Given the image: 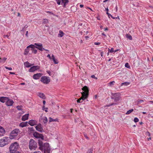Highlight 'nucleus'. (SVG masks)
Returning <instances> with one entry per match:
<instances>
[{
    "label": "nucleus",
    "mask_w": 153,
    "mask_h": 153,
    "mask_svg": "<svg viewBox=\"0 0 153 153\" xmlns=\"http://www.w3.org/2000/svg\"><path fill=\"white\" fill-rule=\"evenodd\" d=\"M40 134L38 133L36 131L35 132H34L33 134V135L35 137H36V138H39V136H40Z\"/></svg>",
    "instance_id": "nucleus-23"
},
{
    "label": "nucleus",
    "mask_w": 153,
    "mask_h": 153,
    "mask_svg": "<svg viewBox=\"0 0 153 153\" xmlns=\"http://www.w3.org/2000/svg\"><path fill=\"white\" fill-rule=\"evenodd\" d=\"M30 48L32 49H34L35 48H36V46H35L34 45L31 44L27 47V48Z\"/></svg>",
    "instance_id": "nucleus-29"
},
{
    "label": "nucleus",
    "mask_w": 153,
    "mask_h": 153,
    "mask_svg": "<svg viewBox=\"0 0 153 153\" xmlns=\"http://www.w3.org/2000/svg\"><path fill=\"white\" fill-rule=\"evenodd\" d=\"M111 95V99L114 100L115 102H117L119 100L120 98V94L118 93H112Z\"/></svg>",
    "instance_id": "nucleus-6"
},
{
    "label": "nucleus",
    "mask_w": 153,
    "mask_h": 153,
    "mask_svg": "<svg viewBox=\"0 0 153 153\" xmlns=\"http://www.w3.org/2000/svg\"><path fill=\"white\" fill-rule=\"evenodd\" d=\"M126 37L130 40L132 39V37L130 34H127L126 35Z\"/></svg>",
    "instance_id": "nucleus-32"
},
{
    "label": "nucleus",
    "mask_w": 153,
    "mask_h": 153,
    "mask_svg": "<svg viewBox=\"0 0 153 153\" xmlns=\"http://www.w3.org/2000/svg\"><path fill=\"white\" fill-rule=\"evenodd\" d=\"M28 123L31 126H33L36 124L37 121L35 120H31L29 121Z\"/></svg>",
    "instance_id": "nucleus-16"
},
{
    "label": "nucleus",
    "mask_w": 153,
    "mask_h": 153,
    "mask_svg": "<svg viewBox=\"0 0 153 153\" xmlns=\"http://www.w3.org/2000/svg\"><path fill=\"white\" fill-rule=\"evenodd\" d=\"M114 82H115L114 81H112V82H110L109 84L110 85H114Z\"/></svg>",
    "instance_id": "nucleus-46"
},
{
    "label": "nucleus",
    "mask_w": 153,
    "mask_h": 153,
    "mask_svg": "<svg viewBox=\"0 0 153 153\" xmlns=\"http://www.w3.org/2000/svg\"><path fill=\"white\" fill-rule=\"evenodd\" d=\"M34 45L36 46V48H37L41 51H43V50L48 51V50L45 49L43 48L42 45V44H39L37 43H36L34 44Z\"/></svg>",
    "instance_id": "nucleus-8"
},
{
    "label": "nucleus",
    "mask_w": 153,
    "mask_h": 153,
    "mask_svg": "<svg viewBox=\"0 0 153 153\" xmlns=\"http://www.w3.org/2000/svg\"><path fill=\"white\" fill-rule=\"evenodd\" d=\"M28 27V26L27 25H25V26L24 28H27Z\"/></svg>",
    "instance_id": "nucleus-64"
},
{
    "label": "nucleus",
    "mask_w": 153,
    "mask_h": 153,
    "mask_svg": "<svg viewBox=\"0 0 153 153\" xmlns=\"http://www.w3.org/2000/svg\"><path fill=\"white\" fill-rule=\"evenodd\" d=\"M48 22V20L47 19H44L43 20V23H44L45 24H47Z\"/></svg>",
    "instance_id": "nucleus-37"
},
{
    "label": "nucleus",
    "mask_w": 153,
    "mask_h": 153,
    "mask_svg": "<svg viewBox=\"0 0 153 153\" xmlns=\"http://www.w3.org/2000/svg\"><path fill=\"white\" fill-rule=\"evenodd\" d=\"M16 108H17V109L18 110H21L22 109L21 106H17L16 107Z\"/></svg>",
    "instance_id": "nucleus-45"
},
{
    "label": "nucleus",
    "mask_w": 153,
    "mask_h": 153,
    "mask_svg": "<svg viewBox=\"0 0 153 153\" xmlns=\"http://www.w3.org/2000/svg\"><path fill=\"white\" fill-rule=\"evenodd\" d=\"M62 1V3H64V6L65 7V5L66 4H67L68 2V0H61Z\"/></svg>",
    "instance_id": "nucleus-25"
},
{
    "label": "nucleus",
    "mask_w": 153,
    "mask_h": 153,
    "mask_svg": "<svg viewBox=\"0 0 153 153\" xmlns=\"http://www.w3.org/2000/svg\"><path fill=\"white\" fill-rule=\"evenodd\" d=\"M49 122H55L57 121L56 119H53V118H51V117H50L49 118Z\"/></svg>",
    "instance_id": "nucleus-26"
},
{
    "label": "nucleus",
    "mask_w": 153,
    "mask_h": 153,
    "mask_svg": "<svg viewBox=\"0 0 153 153\" xmlns=\"http://www.w3.org/2000/svg\"><path fill=\"white\" fill-rule=\"evenodd\" d=\"M38 144L39 147V149L41 151H43V145L44 144L42 140H38Z\"/></svg>",
    "instance_id": "nucleus-13"
},
{
    "label": "nucleus",
    "mask_w": 153,
    "mask_h": 153,
    "mask_svg": "<svg viewBox=\"0 0 153 153\" xmlns=\"http://www.w3.org/2000/svg\"><path fill=\"white\" fill-rule=\"evenodd\" d=\"M42 74L41 73H37L34 74L33 76V78L35 79H37L40 77Z\"/></svg>",
    "instance_id": "nucleus-12"
},
{
    "label": "nucleus",
    "mask_w": 153,
    "mask_h": 153,
    "mask_svg": "<svg viewBox=\"0 0 153 153\" xmlns=\"http://www.w3.org/2000/svg\"><path fill=\"white\" fill-rule=\"evenodd\" d=\"M130 84V83L128 82H123L121 84V85H125L126 86H127L128 85Z\"/></svg>",
    "instance_id": "nucleus-30"
},
{
    "label": "nucleus",
    "mask_w": 153,
    "mask_h": 153,
    "mask_svg": "<svg viewBox=\"0 0 153 153\" xmlns=\"http://www.w3.org/2000/svg\"><path fill=\"white\" fill-rule=\"evenodd\" d=\"M10 74H15V73L14 72H10Z\"/></svg>",
    "instance_id": "nucleus-58"
},
{
    "label": "nucleus",
    "mask_w": 153,
    "mask_h": 153,
    "mask_svg": "<svg viewBox=\"0 0 153 153\" xmlns=\"http://www.w3.org/2000/svg\"><path fill=\"white\" fill-rule=\"evenodd\" d=\"M47 57H48L49 58V59H52V58L51 57V56L50 55V54H48L47 56Z\"/></svg>",
    "instance_id": "nucleus-54"
},
{
    "label": "nucleus",
    "mask_w": 153,
    "mask_h": 153,
    "mask_svg": "<svg viewBox=\"0 0 153 153\" xmlns=\"http://www.w3.org/2000/svg\"><path fill=\"white\" fill-rule=\"evenodd\" d=\"M84 6V5L82 4H80V7L81 8L83 7Z\"/></svg>",
    "instance_id": "nucleus-63"
},
{
    "label": "nucleus",
    "mask_w": 153,
    "mask_h": 153,
    "mask_svg": "<svg viewBox=\"0 0 153 153\" xmlns=\"http://www.w3.org/2000/svg\"><path fill=\"white\" fill-rule=\"evenodd\" d=\"M87 153H92V150L91 149H90L88 150Z\"/></svg>",
    "instance_id": "nucleus-49"
},
{
    "label": "nucleus",
    "mask_w": 153,
    "mask_h": 153,
    "mask_svg": "<svg viewBox=\"0 0 153 153\" xmlns=\"http://www.w3.org/2000/svg\"><path fill=\"white\" fill-rule=\"evenodd\" d=\"M125 66L127 68H130V66L129 65L128 63H126L125 64Z\"/></svg>",
    "instance_id": "nucleus-40"
},
{
    "label": "nucleus",
    "mask_w": 153,
    "mask_h": 153,
    "mask_svg": "<svg viewBox=\"0 0 153 153\" xmlns=\"http://www.w3.org/2000/svg\"><path fill=\"white\" fill-rule=\"evenodd\" d=\"M39 137V138H41L42 140L44 139V136L42 134H40Z\"/></svg>",
    "instance_id": "nucleus-44"
},
{
    "label": "nucleus",
    "mask_w": 153,
    "mask_h": 153,
    "mask_svg": "<svg viewBox=\"0 0 153 153\" xmlns=\"http://www.w3.org/2000/svg\"><path fill=\"white\" fill-rule=\"evenodd\" d=\"M52 59L53 61V62L54 64H57L58 63V61L57 59H55L54 55L52 54Z\"/></svg>",
    "instance_id": "nucleus-22"
},
{
    "label": "nucleus",
    "mask_w": 153,
    "mask_h": 153,
    "mask_svg": "<svg viewBox=\"0 0 153 153\" xmlns=\"http://www.w3.org/2000/svg\"><path fill=\"white\" fill-rule=\"evenodd\" d=\"M133 110H134L133 109H132L129 110L127 112L126 114H129L131 113L133 111Z\"/></svg>",
    "instance_id": "nucleus-34"
},
{
    "label": "nucleus",
    "mask_w": 153,
    "mask_h": 153,
    "mask_svg": "<svg viewBox=\"0 0 153 153\" xmlns=\"http://www.w3.org/2000/svg\"><path fill=\"white\" fill-rule=\"evenodd\" d=\"M103 53L102 52H101V56L102 57V56H103Z\"/></svg>",
    "instance_id": "nucleus-61"
},
{
    "label": "nucleus",
    "mask_w": 153,
    "mask_h": 153,
    "mask_svg": "<svg viewBox=\"0 0 153 153\" xmlns=\"http://www.w3.org/2000/svg\"><path fill=\"white\" fill-rule=\"evenodd\" d=\"M106 13L108 15V16L109 18H110V17L111 16L112 19H115L114 17H113L111 14H109L108 12H107Z\"/></svg>",
    "instance_id": "nucleus-36"
},
{
    "label": "nucleus",
    "mask_w": 153,
    "mask_h": 153,
    "mask_svg": "<svg viewBox=\"0 0 153 153\" xmlns=\"http://www.w3.org/2000/svg\"><path fill=\"white\" fill-rule=\"evenodd\" d=\"M43 105H45V104L46 102L45 100H43Z\"/></svg>",
    "instance_id": "nucleus-60"
},
{
    "label": "nucleus",
    "mask_w": 153,
    "mask_h": 153,
    "mask_svg": "<svg viewBox=\"0 0 153 153\" xmlns=\"http://www.w3.org/2000/svg\"><path fill=\"white\" fill-rule=\"evenodd\" d=\"M5 133L4 129L2 127H0V135L3 136Z\"/></svg>",
    "instance_id": "nucleus-18"
},
{
    "label": "nucleus",
    "mask_w": 153,
    "mask_h": 153,
    "mask_svg": "<svg viewBox=\"0 0 153 153\" xmlns=\"http://www.w3.org/2000/svg\"><path fill=\"white\" fill-rule=\"evenodd\" d=\"M108 51L110 53H112L114 52V48H111V49L109 48H108Z\"/></svg>",
    "instance_id": "nucleus-35"
},
{
    "label": "nucleus",
    "mask_w": 153,
    "mask_h": 153,
    "mask_svg": "<svg viewBox=\"0 0 153 153\" xmlns=\"http://www.w3.org/2000/svg\"><path fill=\"white\" fill-rule=\"evenodd\" d=\"M84 136L85 137V138L87 139H88V137L87 136V135H84Z\"/></svg>",
    "instance_id": "nucleus-59"
},
{
    "label": "nucleus",
    "mask_w": 153,
    "mask_h": 153,
    "mask_svg": "<svg viewBox=\"0 0 153 153\" xmlns=\"http://www.w3.org/2000/svg\"><path fill=\"white\" fill-rule=\"evenodd\" d=\"M30 64V63L28 62H27L24 63V65L27 68H29L32 65Z\"/></svg>",
    "instance_id": "nucleus-24"
},
{
    "label": "nucleus",
    "mask_w": 153,
    "mask_h": 153,
    "mask_svg": "<svg viewBox=\"0 0 153 153\" xmlns=\"http://www.w3.org/2000/svg\"><path fill=\"white\" fill-rule=\"evenodd\" d=\"M39 121H40V122H42V121H41L42 120H43V122L44 124L48 122L47 118L46 117H43V118H42V117H41V118H39Z\"/></svg>",
    "instance_id": "nucleus-15"
},
{
    "label": "nucleus",
    "mask_w": 153,
    "mask_h": 153,
    "mask_svg": "<svg viewBox=\"0 0 153 153\" xmlns=\"http://www.w3.org/2000/svg\"><path fill=\"white\" fill-rule=\"evenodd\" d=\"M14 102L13 100L8 98V100H7L6 103V105L7 106H11L13 105Z\"/></svg>",
    "instance_id": "nucleus-11"
},
{
    "label": "nucleus",
    "mask_w": 153,
    "mask_h": 153,
    "mask_svg": "<svg viewBox=\"0 0 153 153\" xmlns=\"http://www.w3.org/2000/svg\"><path fill=\"white\" fill-rule=\"evenodd\" d=\"M43 150L50 148V146L49 144L48 143H46L44 144L43 145Z\"/></svg>",
    "instance_id": "nucleus-17"
},
{
    "label": "nucleus",
    "mask_w": 153,
    "mask_h": 153,
    "mask_svg": "<svg viewBox=\"0 0 153 153\" xmlns=\"http://www.w3.org/2000/svg\"><path fill=\"white\" fill-rule=\"evenodd\" d=\"M29 114H27L23 116L22 117V119L23 121H25L28 119V118Z\"/></svg>",
    "instance_id": "nucleus-19"
},
{
    "label": "nucleus",
    "mask_w": 153,
    "mask_h": 153,
    "mask_svg": "<svg viewBox=\"0 0 153 153\" xmlns=\"http://www.w3.org/2000/svg\"><path fill=\"white\" fill-rule=\"evenodd\" d=\"M94 44L95 45H99L100 44V42H94Z\"/></svg>",
    "instance_id": "nucleus-53"
},
{
    "label": "nucleus",
    "mask_w": 153,
    "mask_h": 153,
    "mask_svg": "<svg viewBox=\"0 0 153 153\" xmlns=\"http://www.w3.org/2000/svg\"><path fill=\"white\" fill-rule=\"evenodd\" d=\"M28 128V130L29 131H30V133H32L33 131H34V128H33V127H31V128L29 127Z\"/></svg>",
    "instance_id": "nucleus-33"
},
{
    "label": "nucleus",
    "mask_w": 153,
    "mask_h": 153,
    "mask_svg": "<svg viewBox=\"0 0 153 153\" xmlns=\"http://www.w3.org/2000/svg\"><path fill=\"white\" fill-rule=\"evenodd\" d=\"M91 77L94 78H95L96 79H97V77H96L94 75H92L91 76Z\"/></svg>",
    "instance_id": "nucleus-55"
},
{
    "label": "nucleus",
    "mask_w": 153,
    "mask_h": 153,
    "mask_svg": "<svg viewBox=\"0 0 153 153\" xmlns=\"http://www.w3.org/2000/svg\"><path fill=\"white\" fill-rule=\"evenodd\" d=\"M37 147V143L33 139L30 140L29 143V148L30 150H35Z\"/></svg>",
    "instance_id": "nucleus-4"
},
{
    "label": "nucleus",
    "mask_w": 153,
    "mask_h": 153,
    "mask_svg": "<svg viewBox=\"0 0 153 153\" xmlns=\"http://www.w3.org/2000/svg\"><path fill=\"white\" fill-rule=\"evenodd\" d=\"M29 49L28 48H27H27L25 49V52L24 53V54L26 55L29 52Z\"/></svg>",
    "instance_id": "nucleus-31"
},
{
    "label": "nucleus",
    "mask_w": 153,
    "mask_h": 153,
    "mask_svg": "<svg viewBox=\"0 0 153 153\" xmlns=\"http://www.w3.org/2000/svg\"><path fill=\"white\" fill-rule=\"evenodd\" d=\"M36 130L39 132H42L44 131L43 128V126L40 123L38 124V125L35 127Z\"/></svg>",
    "instance_id": "nucleus-9"
},
{
    "label": "nucleus",
    "mask_w": 153,
    "mask_h": 153,
    "mask_svg": "<svg viewBox=\"0 0 153 153\" xmlns=\"http://www.w3.org/2000/svg\"><path fill=\"white\" fill-rule=\"evenodd\" d=\"M102 35L103 36H106V35L103 33H102Z\"/></svg>",
    "instance_id": "nucleus-62"
},
{
    "label": "nucleus",
    "mask_w": 153,
    "mask_h": 153,
    "mask_svg": "<svg viewBox=\"0 0 153 153\" xmlns=\"http://www.w3.org/2000/svg\"><path fill=\"white\" fill-rule=\"evenodd\" d=\"M56 0V1L57 4L58 5L60 4L61 1V0Z\"/></svg>",
    "instance_id": "nucleus-42"
},
{
    "label": "nucleus",
    "mask_w": 153,
    "mask_h": 153,
    "mask_svg": "<svg viewBox=\"0 0 153 153\" xmlns=\"http://www.w3.org/2000/svg\"><path fill=\"white\" fill-rule=\"evenodd\" d=\"M28 31H27L26 32V33L25 34V35L27 37H28Z\"/></svg>",
    "instance_id": "nucleus-56"
},
{
    "label": "nucleus",
    "mask_w": 153,
    "mask_h": 153,
    "mask_svg": "<svg viewBox=\"0 0 153 153\" xmlns=\"http://www.w3.org/2000/svg\"><path fill=\"white\" fill-rule=\"evenodd\" d=\"M6 59H7V58L4 57L3 58V59H2V61H1V62H4Z\"/></svg>",
    "instance_id": "nucleus-48"
},
{
    "label": "nucleus",
    "mask_w": 153,
    "mask_h": 153,
    "mask_svg": "<svg viewBox=\"0 0 153 153\" xmlns=\"http://www.w3.org/2000/svg\"><path fill=\"white\" fill-rule=\"evenodd\" d=\"M146 135H148L149 136H150V134L149 131H147L146 132Z\"/></svg>",
    "instance_id": "nucleus-51"
},
{
    "label": "nucleus",
    "mask_w": 153,
    "mask_h": 153,
    "mask_svg": "<svg viewBox=\"0 0 153 153\" xmlns=\"http://www.w3.org/2000/svg\"><path fill=\"white\" fill-rule=\"evenodd\" d=\"M20 133V131L19 129L16 128L12 131L10 133L9 137L10 139H15L17 137L18 134Z\"/></svg>",
    "instance_id": "nucleus-2"
},
{
    "label": "nucleus",
    "mask_w": 153,
    "mask_h": 153,
    "mask_svg": "<svg viewBox=\"0 0 153 153\" xmlns=\"http://www.w3.org/2000/svg\"><path fill=\"white\" fill-rule=\"evenodd\" d=\"M40 68L39 66H33L31 67L29 70V71L30 72H33L39 69Z\"/></svg>",
    "instance_id": "nucleus-10"
},
{
    "label": "nucleus",
    "mask_w": 153,
    "mask_h": 153,
    "mask_svg": "<svg viewBox=\"0 0 153 153\" xmlns=\"http://www.w3.org/2000/svg\"><path fill=\"white\" fill-rule=\"evenodd\" d=\"M38 95L42 99H45V97L43 93H38Z\"/></svg>",
    "instance_id": "nucleus-20"
},
{
    "label": "nucleus",
    "mask_w": 153,
    "mask_h": 153,
    "mask_svg": "<svg viewBox=\"0 0 153 153\" xmlns=\"http://www.w3.org/2000/svg\"><path fill=\"white\" fill-rule=\"evenodd\" d=\"M47 73H48V74H49V75H50V74L51 73V72L50 71H47Z\"/></svg>",
    "instance_id": "nucleus-57"
},
{
    "label": "nucleus",
    "mask_w": 153,
    "mask_h": 153,
    "mask_svg": "<svg viewBox=\"0 0 153 153\" xmlns=\"http://www.w3.org/2000/svg\"><path fill=\"white\" fill-rule=\"evenodd\" d=\"M5 68L7 69H8L9 70H12V68H11V67H6L5 66Z\"/></svg>",
    "instance_id": "nucleus-47"
},
{
    "label": "nucleus",
    "mask_w": 153,
    "mask_h": 153,
    "mask_svg": "<svg viewBox=\"0 0 153 153\" xmlns=\"http://www.w3.org/2000/svg\"><path fill=\"white\" fill-rule=\"evenodd\" d=\"M27 124V122H22L21 123L19 124V126L22 127H24L26 126Z\"/></svg>",
    "instance_id": "nucleus-21"
},
{
    "label": "nucleus",
    "mask_w": 153,
    "mask_h": 153,
    "mask_svg": "<svg viewBox=\"0 0 153 153\" xmlns=\"http://www.w3.org/2000/svg\"><path fill=\"white\" fill-rule=\"evenodd\" d=\"M82 90L84 91L81 93L82 97L77 100L78 103H80L82 102H80V100H83L87 99L88 96L89 89L86 86H85L82 88Z\"/></svg>",
    "instance_id": "nucleus-1"
},
{
    "label": "nucleus",
    "mask_w": 153,
    "mask_h": 153,
    "mask_svg": "<svg viewBox=\"0 0 153 153\" xmlns=\"http://www.w3.org/2000/svg\"><path fill=\"white\" fill-rule=\"evenodd\" d=\"M18 148V143L16 142H15L11 144L9 147V149L11 153H14Z\"/></svg>",
    "instance_id": "nucleus-3"
},
{
    "label": "nucleus",
    "mask_w": 153,
    "mask_h": 153,
    "mask_svg": "<svg viewBox=\"0 0 153 153\" xmlns=\"http://www.w3.org/2000/svg\"><path fill=\"white\" fill-rule=\"evenodd\" d=\"M117 103L115 102L114 103H112L110 104H109V105H107L106 106H107L108 107H109L110 106H112V105H117Z\"/></svg>",
    "instance_id": "nucleus-39"
},
{
    "label": "nucleus",
    "mask_w": 153,
    "mask_h": 153,
    "mask_svg": "<svg viewBox=\"0 0 153 153\" xmlns=\"http://www.w3.org/2000/svg\"><path fill=\"white\" fill-rule=\"evenodd\" d=\"M37 50L35 49H33V52L34 53V54H36L37 53Z\"/></svg>",
    "instance_id": "nucleus-50"
},
{
    "label": "nucleus",
    "mask_w": 153,
    "mask_h": 153,
    "mask_svg": "<svg viewBox=\"0 0 153 153\" xmlns=\"http://www.w3.org/2000/svg\"><path fill=\"white\" fill-rule=\"evenodd\" d=\"M4 38L7 37L8 39H10L9 37V36L7 35H4Z\"/></svg>",
    "instance_id": "nucleus-52"
},
{
    "label": "nucleus",
    "mask_w": 153,
    "mask_h": 153,
    "mask_svg": "<svg viewBox=\"0 0 153 153\" xmlns=\"http://www.w3.org/2000/svg\"><path fill=\"white\" fill-rule=\"evenodd\" d=\"M9 139L7 137H4L0 140V146L3 147L8 144Z\"/></svg>",
    "instance_id": "nucleus-5"
},
{
    "label": "nucleus",
    "mask_w": 153,
    "mask_h": 153,
    "mask_svg": "<svg viewBox=\"0 0 153 153\" xmlns=\"http://www.w3.org/2000/svg\"><path fill=\"white\" fill-rule=\"evenodd\" d=\"M50 148L48 149H46L44 150V153H50Z\"/></svg>",
    "instance_id": "nucleus-27"
},
{
    "label": "nucleus",
    "mask_w": 153,
    "mask_h": 153,
    "mask_svg": "<svg viewBox=\"0 0 153 153\" xmlns=\"http://www.w3.org/2000/svg\"><path fill=\"white\" fill-rule=\"evenodd\" d=\"M48 108H45V106H43L42 107L43 110H45V111L46 112H48Z\"/></svg>",
    "instance_id": "nucleus-38"
},
{
    "label": "nucleus",
    "mask_w": 153,
    "mask_h": 153,
    "mask_svg": "<svg viewBox=\"0 0 153 153\" xmlns=\"http://www.w3.org/2000/svg\"><path fill=\"white\" fill-rule=\"evenodd\" d=\"M63 35L64 33L61 30H60L59 31V36L60 37H62L63 36Z\"/></svg>",
    "instance_id": "nucleus-28"
},
{
    "label": "nucleus",
    "mask_w": 153,
    "mask_h": 153,
    "mask_svg": "<svg viewBox=\"0 0 153 153\" xmlns=\"http://www.w3.org/2000/svg\"><path fill=\"white\" fill-rule=\"evenodd\" d=\"M41 81L44 83L48 84L50 82V80L48 78L44 76L42 77Z\"/></svg>",
    "instance_id": "nucleus-7"
},
{
    "label": "nucleus",
    "mask_w": 153,
    "mask_h": 153,
    "mask_svg": "<svg viewBox=\"0 0 153 153\" xmlns=\"http://www.w3.org/2000/svg\"><path fill=\"white\" fill-rule=\"evenodd\" d=\"M143 101H144L143 100H139L137 101V104H139L141 103H142V102H143Z\"/></svg>",
    "instance_id": "nucleus-43"
},
{
    "label": "nucleus",
    "mask_w": 153,
    "mask_h": 153,
    "mask_svg": "<svg viewBox=\"0 0 153 153\" xmlns=\"http://www.w3.org/2000/svg\"><path fill=\"white\" fill-rule=\"evenodd\" d=\"M8 98L7 97H0V101L3 103L5 102L6 103L7 100H8Z\"/></svg>",
    "instance_id": "nucleus-14"
},
{
    "label": "nucleus",
    "mask_w": 153,
    "mask_h": 153,
    "mask_svg": "<svg viewBox=\"0 0 153 153\" xmlns=\"http://www.w3.org/2000/svg\"><path fill=\"white\" fill-rule=\"evenodd\" d=\"M134 121L135 123L139 121V119L135 117L134 119Z\"/></svg>",
    "instance_id": "nucleus-41"
}]
</instances>
